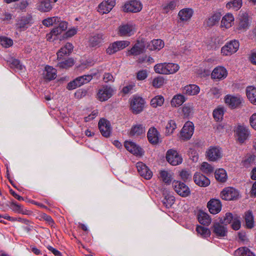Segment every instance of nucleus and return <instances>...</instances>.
Segmentation results:
<instances>
[{
    "label": "nucleus",
    "mask_w": 256,
    "mask_h": 256,
    "mask_svg": "<svg viewBox=\"0 0 256 256\" xmlns=\"http://www.w3.org/2000/svg\"><path fill=\"white\" fill-rule=\"evenodd\" d=\"M166 158L167 162L172 166L180 165L183 162L182 154L172 148L166 152Z\"/></svg>",
    "instance_id": "f257e3e1"
},
{
    "label": "nucleus",
    "mask_w": 256,
    "mask_h": 256,
    "mask_svg": "<svg viewBox=\"0 0 256 256\" xmlns=\"http://www.w3.org/2000/svg\"><path fill=\"white\" fill-rule=\"evenodd\" d=\"M236 138L238 142L243 144L250 136L248 128L244 125H238L234 130Z\"/></svg>",
    "instance_id": "f03ea898"
},
{
    "label": "nucleus",
    "mask_w": 256,
    "mask_h": 256,
    "mask_svg": "<svg viewBox=\"0 0 256 256\" xmlns=\"http://www.w3.org/2000/svg\"><path fill=\"white\" fill-rule=\"evenodd\" d=\"M148 46V42L144 40L139 39L131 49L128 50L126 55L128 56L139 55L143 53L146 48Z\"/></svg>",
    "instance_id": "7ed1b4c3"
},
{
    "label": "nucleus",
    "mask_w": 256,
    "mask_h": 256,
    "mask_svg": "<svg viewBox=\"0 0 256 256\" xmlns=\"http://www.w3.org/2000/svg\"><path fill=\"white\" fill-rule=\"evenodd\" d=\"M172 186L176 192L181 196L186 197L190 194V188L182 182L174 180Z\"/></svg>",
    "instance_id": "20e7f679"
},
{
    "label": "nucleus",
    "mask_w": 256,
    "mask_h": 256,
    "mask_svg": "<svg viewBox=\"0 0 256 256\" xmlns=\"http://www.w3.org/2000/svg\"><path fill=\"white\" fill-rule=\"evenodd\" d=\"M240 44L238 40H232L227 42L221 49L224 56H230L237 52Z\"/></svg>",
    "instance_id": "39448f33"
},
{
    "label": "nucleus",
    "mask_w": 256,
    "mask_h": 256,
    "mask_svg": "<svg viewBox=\"0 0 256 256\" xmlns=\"http://www.w3.org/2000/svg\"><path fill=\"white\" fill-rule=\"evenodd\" d=\"M130 44V42L127 40L116 41L111 44L106 50V53L108 54H112L116 52L123 50Z\"/></svg>",
    "instance_id": "423d86ee"
},
{
    "label": "nucleus",
    "mask_w": 256,
    "mask_h": 256,
    "mask_svg": "<svg viewBox=\"0 0 256 256\" xmlns=\"http://www.w3.org/2000/svg\"><path fill=\"white\" fill-rule=\"evenodd\" d=\"M224 102L227 106L232 109L238 108L243 102L242 98L240 96L226 95L224 98Z\"/></svg>",
    "instance_id": "0eeeda50"
},
{
    "label": "nucleus",
    "mask_w": 256,
    "mask_h": 256,
    "mask_svg": "<svg viewBox=\"0 0 256 256\" xmlns=\"http://www.w3.org/2000/svg\"><path fill=\"white\" fill-rule=\"evenodd\" d=\"M222 200H231L237 199L239 196V192L236 188L232 187L226 188L220 193Z\"/></svg>",
    "instance_id": "6e6552de"
},
{
    "label": "nucleus",
    "mask_w": 256,
    "mask_h": 256,
    "mask_svg": "<svg viewBox=\"0 0 256 256\" xmlns=\"http://www.w3.org/2000/svg\"><path fill=\"white\" fill-rule=\"evenodd\" d=\"M144 101V99L140 96H134L130 102V108L133 114H138L140 113L143 110Z\"/></svg>",
    "instance_id": "1a4fd4ad"
},
{
    "label": "nucleus",
    "mask_w": 256,
    "mask_h": 256,
    "mask_svg": "<svg viewBox=\"0 0 256 256\" xmlns=\"http://www.w3.org/2000/svg\"><path fill=\"white\" fill-rule=\"evenodd\" d=\"M194 126L192 122H188L184 124L181 132L180 136L183 140H189L194 134Z\"/></svg>",
    "instance_id": "9d476101"
},
{
    "label": "nucleus",
    "mask_w": 256,
    "mask_h": 256,
    "mask_svg": "<svg viewBox=\"0 0 256 256\" xmlns=\"http://www.w3.org/2000/svg\"><path fill=\"white\" fill-rule=\"evenodd\" d=\"M239 22L237 30L240 32L246 31L250 26L249 18L248 14L240 12L239 14Z\"/></svg>",
    "instance_id": "9b49d317"
},
{
    "label": "nucleus",
    "mask_w": 256,
    "mask_h": 256,
    "mask_svg": "<svg viewBox=\"0 0 256 256\" xmlns=\"http://www.w3.org/2000/svg\"><path fill=\"white\" fill-rule=\"evenodd\" d=\"M206 156L209 161L215 162L222 156L221 150L218 147H210L206 151Z\"/></svg>",
    "instance_id": "f8f14e48"
},
{
    "label": "nucleus",
    "mask_w": 256,
    "mask_h": 256,
    "mask_svg": "<svg viewBox=\"0 0 256 256\" xmlns=\"http://www.w3.org/2000/svg\"><path fill=\"white\" fill-rule=\"evenodd\" d=\"M212 230L214 235L218 238H223L228 234L227 228L220 222H215L212 227Z\"/></svg>",
    "instance_id": "ddd939ff"
},
{
    "label": "nucleus",
    "mask_w": 256,
    "mask_h": 256,
    "mask_svg": "<svg viewBox=\"0 0 256 256\" xmlns=\"http://www.w3.org/2000/svg\"><path fill=\"white\" fill-rule=\"evenodd\" d=\"M142 8V5L140 2L133 0L124 4V10L125 12H140Z\"/></svg>",
    "instance_id": "4468645a"
},
{
    "label": "nucleus",
    "mask_w": 256,
    "mask_h": 256,
    "mask_svg": "<svg viewBox=\"0 0 256 256\" xmlns=\"http://www.w3.org/2000/svg\"><path fill=\"white\" fill-rule=\"evenodd\" d=\"M136 167L140 176L146 180H150L152 177V172L142 162H138Z\"/></svg>",
    "instance_id": "2eb2a0df"
},
{
    "label": "nucleus",
    "mask_w": 256,
    "mask_h": 256,
    "mask_svg": "<svg viewBox=\"0 0 256 256\" xmlns=\"http://www.w3.org/2000/svg\"><path fill=\"white\" fill-rule=\"evenodd\" d=\"M32 23V18L30 15H26L18 18L16 26L22 30H24Z\"/></svg>",
    "instance_id": "dca6fc26"
},
{
    "label": "nucleus",
    "mask_w": 256,
    "mask_h": 256,
    "mask_svg": "<svg viewBox=\"0 0 256 256\" xmlns=\"http://www.w3.org/2000/svg\"><path fill=\"white\" fill-rule=\"evenodd\" d=\"M98 125L100 130L104 136L107 138L110 136L111 128L109 121L105 118H101Z\"/></svg>",
    "instance_id": "f3484780"
},
{
    "label": "nucleus",
    "mask_w": 256,
    "mask_h": 256,
    "mask_svg": "<svg viewBox=\"0 0 256 256\" xmlns=\"http://www.w3.org/2000/svg\"><path fill=\"white\" fill-rule=\"evenodd\" d=\"M180 68L178 64L174 63L161 64V74H168L176 72Z\"/></svg>",
    "instance_id": "a211bd4d"
},
{
    "label": "nucleus",
    "mask_w": 256,
    "mask_h": 256,
    "mask_svg": "<svg viewBox=\"0 0 256 256\" xmlns=\"http://www.w3.org/2000/svg\"><path fill=\"white\" fill-rule=\"evenodd\" d=\"M112 90L108 86H103L98 92V98L102 102L106 101L112 96Z\"/></svg>",
    "instance_id": "6ab92c4d"
},
{
    "label": "nucleus",
    "mask_w": 256,
    "mask_h": 256,
    "mask_svg": "<svg viewBox=\"0 0 256 256\" xmlns=\"http://www.w3.org/2000/svg\"><path fill=\"white\" fill-rule=\"evenodd\" d=\"M209 212L212 214H217L222 210V204L218 199H212L207 204Z\"/></svg>",
    "instance_id": "aec40b11"
},
{
    "label": "nucleus",
    "mask_w": 256,
    "mask_h": 256,
    "mask_svg": "<svg viewBox=\"0 0 256 256\" xmlns=\"http://www.w3.org/2000/svg\"><path fill=\"white\" fill-rule=\"evenodd\" d=\"M36 9L42 12H50L53 8L50 0H38L36 4Z\"/></svg>",
    "instance_id": "412c9836"
},
{
    "label": "nucleus",
    "mask_w": 256,
    "mask_h": 256,
    "mask_svg": "<svg viewBox=\"0 0 256 256\" xmlns=\"http://www.w3.org/2000/svg\"><path fill=\"white\" fill-rule=\"evenodd\" d=\"M228 72L224 67L218 66L212 72L211 77L213 79L222 80L226 77Z\"/></svg>",
    "instance_id": "4be33fe9"
},
{
    "label": "nucleus",
    "mask_w": 256,
    "mask_h": 256,
    "mask_svg": "<svg viewBox=\"0 0 256 256\" xmlns=\"http://www.w3.org/2000/svg\"><path fill=\"white\" fill-rule=\"evenodd\" d=\"M194 180L196 184L200 186L206 187L210 184L209 179L200 173L195 174L194 176Z\"/></svg>",
    "instance_id": "5701e85b"
},
{
    "label": "nucleus",
    "mask_w": 256,
    "mask_h": 256,
    "mask_svg": "<svg viewBox=\"0 0 256 256\" xmlns=\"http://www.w3.org/2000/svg\"><path fill=\"white\" fill-rule=\"evenodd\" d=\"M124 146L128 151L134 154L141 155L142 154V148L132 142H125Z\"/></svg>",
    "instance_id": "b1692460"
},
{
    "label": "nucleus",
    "mask_w": 256,
    "mask_h": 256,
    "mask_svg": "<svg viewBox=\"0 0 256 256\" xmlns=\"http://www.w3.org/2000/svg\"><path fill=\"white\" fill-rule=\"evenodd\" d=\"M158 134V132L155 128L152 127L148 130L147 137L149 142L151 144L153 145L158 144L159 140Z\"/></svg>",
    "instance_id": "393cba45"
},
{
    "label": "nucleus",
    "mask_w": 256,
    "mask_h": 256,
    "mask_svg": "<svg viewBox=\"0 0 256 256\" xmlns=\"http://www.w3.org/2000/svg\"><path fill=\"white\" fill-rule=\"evenodd\" d=\"M72 44L70 42L66 43L64 46L62 47L57 52L56 54L58 59L60 60L62 59L64 56H68L70 54L73 50Z\"/></svg>",
    "instance_id": "a878e982"
},
{
    "label": "nucleus",
    "mask_w": 256,
    "mask_h": 256,
    "mask_svg": "<svg viewBox=\"0 0 256 256\" xmlns=\"http://www.w3.org/2000/svg\"><path fill=\"white\" fill-rule=\"evenodd\" d=\"M145 133V128L142 124H136L133 126L129 132L130 136L138 137L144 136Z\"/></svg>",
    "instance_id": "bb28decb"
},
{
    "label": "nucleus",
    "mask_w": 256,
    "mask_h": 256,
    "mask_svg": "<svg viewBox=\"0 0 256 256\" xmlns=\"http://www.w3.org/2000/svg\"><path fill=\"white\" fill-rule=\"evenodd\" d=\"M118 34L120 36H130L134 34L133 27L128 24L120 26Z\"/></svg>",
    "instance_id": "cd10ccee"
},
{
    "label": "nucleus",
    "mask_w": 256,
    "mask_h": 256,
    "mask_svg": "<svg viewBox=\"0 0 256 256\" xmlns=\"http://www.w3.org/2000/svg\"><path fill=\"white\" fill-rule=\"evenodd\" d=\"M44 79L48 80H54L56 76V70L52 66H47L43 73Z\"/></svg>",
    "instance_id": "c85d7f7f"
},
{
    "label": "nucleus",
    "mask_w": 256,
    "mask_h": 256,
    "mask_svg": "<svg viewBox=\"0 0 256 256\" xmlns=\"http://www.w3.org/2000/svg\"><path fill=\"white\" fill-rule=\"evenodd\" d=\"M194 12L192 9L189 8H184L180 10L178 16L182 22L189 20L192 16Z\"/></svg>",
    "instance_id": "c756f323"
},
{
    "label": "nucleus",
    "mask_w": 256,
    "mask_h": 256,
    "mask_svg": "<svg viewBox=\"0 0 256 256\" xmlns=\"http://www.w3.org/2000/svg\"><path fill=\"white\" fill-rule=\"evenodd\" d=\"M173 175L170 171L161 170V181L164 185L170 186L172 182Z\"/></svg>",
    "instance_id": "7c9ffc66"
},
{
    "label": "nucleus",
    "mask_w": 256,
    "mask_h": 256,
    "mask_svg": "<svg viewBox=\"0 0 256 256\" xmlns=\"http://www.w3.org/2000/svg\"><path fill=\"white\" fill-rule=\"evenodd\" d=\"M222 95L221 89L212 87L210 88L206 93V97L210 100H214L218 98Z\"/></svg>",
    "instance_id": "2f4dec72"
},
{
    "label": "nucleus",
    "mask_w": 256,
    "mask_h": 256,
    "mask_svg": "<svg viewBox=\"0 0 256 256\" xmlns=\"http://www.w3.org/2000/svg\"><path fill=\"white\" fill-rule=\"evenodd\" d=\"M246 94L250 102L256 105V88L249 86L246 88Z\"/></svg>",
    "instance_id": "473e14b6"
},
{
    "label": "nucleus",
    "mask_w": 256,
    "mask_h": 256,
    "mask_svg": "<svg viewBox=\"0 0 256 256\" xmlns=\"http://www.w3.org/2000/svg\"><path fill=\"white\" fill-rule=\"evenodd\" d=\"M200 87L194 84L188 85L184 88V93L190 96L196 95L200 92Z\"/></svg>",
    "instance_id": "72a5a7b5"
},
{
    "label": "nucleus",
    "mask_w": 256,
    "mask_h": 256,
    "mask_svg": "<svg viewBox=\"0 0 256 256\" xmlns=\"http://www.w3.org/2000/svg\"><path fill=\"white\" fill-rule=\"evenodd\" d=\"M197 217L199 222L202 225L208 226L211 222L210 216L202 211L199 212Z\"/></svg>",
    "instance_id": "f704fd0d"
},
{
    "label": "nucleus",
    "mask_w": 256,
    "mask_h": 256,
    "mask_svg": "<svg viewBox=\"0 0 256 256\" xmlns=\"http://www.w3.org/2000/svg\"><path fill=\"white\" fill-rule=\"evenodd\" d=\"M163 195L164 196V198L162 200L164 206L166 208H170L174 202V197L170 192H166L164 193Z\"/></svg>",
    "instance_id": "c9c22d12"
},
{
    "label": "nucleus",
    "mask_w": 256,
    "mask_h": 256,
    "mask_svg": "<svg viewBox=\"0 0 256 256\" xmlns=\"http://www.w3.org/2000/svg\"><path fill=\"white\" fill-rule=\"evenodd\" d=\"M234 21V18L232 14H226L222 18L221 21V26L228 28L231 26L232 23Z\"/></svg>",
    "instance_id": "e433bc0d"
},
{
    "label": "nucleus",
    "mask_w": 256,
    "mask_h": 256,
    "mask_svg": "<svg viewBox=\"0 0 256 256\" xmlns=\"http://www.w3.org/2000/svg\"><path fill=\"white\" fill-rule=\"evenodd\" d=\"M186 100L184 96L182 94H177L174 96L171 100V104L173 106H181Z\"/></svg>",
    "instance_id": "4c0bfd02"
},
{
    "label": "nucleus",
    "mask_w": 256,
    "mask_h": 256,
    "mask_svg": "<svg viewBox=\"0 0 256 256\" xmlns=\"http://www.w3.org/2000/svg\"><path fill=\"white\" fill-rule=\"evenodd\" d=\"M214 175L216 180L220 182H224L226 180V170L223 168H220L216 170Z\"/></svg>",
    "instance_id": "58836bf2"
},
{
    "label": "nucleus",
    "mask_w": 256,
    "mask_h": 256,
    "mask_svg": "<svg viewBox=\"0 0 256 256\" xmlns=\"http://www.w3.org/2000/svg\"><path fill=\"white\" fill-rule=\"evenodd\" d=\"M244 220L247 228H252L254 226V217L251 212L245 213Z\"/></svg>",
    "instance_id": "ea45409f"
},
{
    "label": "nucleus",
    "mask_w": 256,
    "mask_h": 256,
    "mask_svg": "<svg viewBox=\"0 0 256 256\" xmlns=\"http://www.w3.org/2000/svg\"><path fill=\"white\" fill-rule=\"evenodd\" d=\"M74 64V62L73 58H68L62 62H60L58 64V66L61 68H68L72 67Z\"/></svg>",
    "instance_id": "a19ab883"
},
{
    "label": "nucleus",
    "mask_w": 256,
    "mask_h": 256,
    "mask_svg": "<svg viewBox=\"0 0 256 256\" xmlns=\"http://www.w3.org/2000/svg\"><path fill=\"white\" fill-rule=\"evenodd\" d=\"M235 216H233L232 213L227 212L226 214L224 216L220 218V222L221 224L226 226L227 224L232 222Z\"/></svg>",
    "instance_id": "79ce46f5"
},
{
    "label": "nucleus",
    "mask_w": 256,
    "mask_h": 256,
    "mask_svg": "<svg viewBox=\"0 0 256 256\" xmlns=\"http://www.w3.org/2000/svg\"><path fill=\"white\" fill-rule=\"evenodd\" d=\"M221 14L220 13H215L208 19L207 24L210 26H213L219 22Z\"/></svg>",
    "instance_id": "37998d69"
},
{
    "label": "nucleus",
    "mask_w": 256,
    "mask_h": 256,
    "mask_svg": "<svg viewBox=\"0 0 256 256\" xmlns=\"http://www.w3.org/2000/svg\"><path fill=\"white\" fill-rule=\"evenodd\" d=\"M60 22V18L58 16H54L42 20V24L46 26H52L54 24H56Z\"/></svg>",
    "instance_id": "c03bdc74"
},
{
    "label": "nucleus",
    "mask_w": 256,
    "mask_h": 256,
    "mask_svg": "<svg viewBox=\"0 0 256 256\" xmlns=\"http://www.w3.org/2000/svg\"><path fill=\"white\" fill-rule=\"evenodd\" d=\"M11 208L14 212L23 214H28V212L27 210H24L22 206L12 202L11 204Z\"/></svg>",
    "instance_id": "a18cd8bd"
},
{
    "label": "nucleus",
    "mask_w": 256,
    "mask_h": 256,
    "mask_svg": "<svg viewBox=\"0 0 256 256\" xmlns=\"http://www.w3.org/2000/svg\"><path fill=\"white\" fill-rule=\"evenodd\" d=\"M196 230L198 234L204 238H206L210 236V230L206 228H204L200 226H198L196 228Z\"/></svg>",
    "instance_id": "49530a36"
},
{
    "label": "nucleus",
    "mask_w": 256,
    "mask_h": 256,
    "mask_svg": "<svg viewBox=\"0 0 256 256\" xmlns=\"http://www.w3.org/2000/svg\"><path fill=\"white\" fill-rule=\"evenodd\" d=\"M76 78L80 86L84 84H86L90 82L92 78V76L91 74L84 75L78 76Z\"/></svg>",
    "instance_id": "de8ad7c7"
},
{
    "label": "nucleus",
    "mask_w": 256,
    "mask_h": 256,
    "mask_svg": "<svg viewBox=\"0 0 256 256\" xmlns=\"http://www.w3.org/2000/svg\"><path fill=\"white\" fill-rule=\"evenodd\" d=\"M112 8L108 6V4L106 2H102L98 5V11L102 14H107L109 12Z\"/></svg>",
    "instance_id": "09e8293b"
},
{
    "label": "nucleus",
    "mask_w": 256,
    "mask_h": 256,
    "mask_svg": "<svg viewBox=\"0 0 256 256\" xmlns=\"http://www.w3.org/2000/svg\"><path fill=\"white\" fill-rule=\"evenodd\" d=\"M254 158L255 156L254 155H247L242 162V166L246 168H248L254 162Z\"/></svg>",
    "instance_id": "8fccbe9b"
},
{
    "label": "nucleus",
    "mask_w": 256,
    "mask_h": 256,
    "mask_svg": "<svg viewBox=\"0 0 256 256\" xmlns=\"http://www.w3.org/2000/svg\"><path fill=\"white\" fill-rule=\"evenodd\" d=\"M242 5V0H234L226 4L227 8H232L235 10H239Z\"/></svg>",
    "instance_id": "3c124183"
},
{
    "label": "nucleus",
    "mask_w": 256,
    "mask_h": 256,
    "mask_svg": "<svg viewBox=\"0 0 256 256\" xmlns=\"http://www.w3.org/2000/svg\"><path fill=\"white\" fill-rule=\"evenodd\" d=\"M200 170L205 174H210L214 172V168L208 163L203 162L200 166Z\"/></svg>",
    "instance_id": "603ef678"
},
{
    "label": "nucleus",
    "mask_w": 256,
    "mask_h": 256,
    "mask_svg": "<svg viewBox=\"0 0 256 256\" xmlns=\"http://www.w3.org/2000/svg\"><path fill=\"white\" fill-rule=\"evenodd\" d=\"M0 44L5 48H8L12 45L13 41L7 37L0 36Z\"/></svg>",
    "instance_id": "864d4df0"
},
{
    "label": "nucleus",
    "mask_w": 256,
    "mask_h": 256,
    "mask_svg": "<svg viewBox=\"0 0 256 256\" xmlns=\"http://www.w3.org/2000/svg\"><path fill=\"white\" fill-rule=\"evenodd\" d=\"M212 114L215 120L218 122L224 116V110L222 108H218L214 110Z\"/></svg>",
    "instance_id": "5fc2aeb1"
},
{
    "label": "nucleus",
    "mask_w": 256,
    "mask_h": 256,
    "mask_svg": "<svg viewBox=\"0 0 256 256\" xmlns=\"http://www.w3.org/2000/svg\"><path fill=\"white\" fill-rule=\"evenodd\" d=\"M176 128V124L174 121L170 120L166 126V134L170 135L173 132L174 130Z\"/></svg>",
    "instance_id": "6e6d98bb"
},
{
    "label": "nucleus",
    "mask_w": 256,
    "mask_h": 256,
    "mask_svg": "<svg viewBox=\"0 0 256 256\" xmlns=\"http://www.w3.org/2000/svg\"><path fill=\"white\" fill-rule=\"evenodd\" d=\"M236 252L240 254L242 256H254V254L252 252H250V250L246 247L240 248H238Z\"/></svg>",
    "instance_id": "4d7b16f0"
},
{
    "label": "nucleus",
    "mask_w": 256,
    "mask_h": 256,
    "mask_svg": "<svg viewBox=\"0 0 256 256\" xmlns=\"http://www.w3.org/2000/svg\"><path fill=\"white\" fill-rule=\"evenodd\" d=\"M10 66L12 68H16L18 70H22V65L20 64L19 60L12 58L8 61Z\"/></svg>",
    "instance_id": "13d9d810"
},
{
    "label": "nucleus",
    "mask_w": 256,
    "mask_h": 256,
    "mask_svg": "<svg viewBox=\"0 0 256 256\" xmlns=\"http://www.w3.org/2000/svg\"><path fill=\"white\" fill-rule=\"evenodd\" d=\"M232 228L234 230H238L240 228V218L237 215H235V218L232 222Z\"/></svg>",
    "instance_id": "bf43d9fd"
},
{
    "label": "nucleus",
    "mask_w": 256,
    "mask_h": 256,
    "mask_svg": "<svg viewBox=\"0 0 256 256\" xmlns=\"http://www.w3.org/2000/svg\"><path fill=\"white\" fill-rule=\"evenodd\" d=\"M181 178L184 182L189 180L191 178V174L188 171L183 170L180 174Z\"/></svg>",
    "instance_id": "052dcab7"
},
{
    "label": "nucleus",
    "mask_w": 256,
    "mask_h": 256,
    "mask_svg": "<svg viewBox=\"0 0 256 256\" xmlns=\"http://www.w3.org/2000/svg\"><path fill=\"white\" fill-rule=\"evenodd\" d=\"M80 84L78 82L76 78H75L73 80L69 82L66 86V88L68 90H72L76 89V88L80 87Z\"/></svg>",
    "instance_id": "680f3d73"
},
{
    "label": "nucleus",
    "mask_w": 256,
    "mask_h": 256,
    "mask_svg": "<svg viewBox=\"0 0 256 256\" xmlns=\"http://www.w3.org/2000/svg\"><path fill=\"white\" fill-rule=\"evenodd\" d=\"M148 76L146 70H141L137 72L136 78L138 80H142L146 79Z\"/></svg>",
    "instance_id": "e2e57ef3"
},
{
    "label": "nucleus",
    "mask_w": 256,
    "mask_h": 256,
    "mask_svg": "<svg viewBox=\"0 0 256 256\" xmlns=\"http://www.w3.org/2000/svg\"><path fill=\"white\" fill-rule=\"evenodd\" d=\"M102 36L100 34L94 36L90 40L92 46H96L100 43L102 40Z\"/></svg>",
    "instance_id": "0e129e2a"
},
{
    "label": "nucleus",
    "mask_w": 256,
    "mask_h": 256,
    "mask_svg": "<svg viewBox=\"0 0 256 256\" xmlns=\"http://www.w3.org/2000/svg\"><path fill=\"white\" fill-rule=\"evenodd\" d=\"M77 30L75 28H70L62 36L63 38H66L74 36L76 34Z\"/></svg>",
    "instance_id": "69168bd1"
},
{
    "label": "nucleus",
    "mask_w": 256,
    "mask_h": 256,
    "mask_svg": "<svg viewBox=\"0 0 256 256\" xmlns=\"http://www.w3.org/2000/svg\"><path fill=\"white\" fill-rule=\"evenodd\" d=\"M28 5V3L26 0H22L19 4H16V8L19 9L22 11H25Z\"/></svg>",
    "instance_id": "338daca9"
},
{
    "label": "nucleus",
    "mask_w": 256,
    "mask_h": 256,
    "mask_svg": "<svg viewBox=\"0 0 256 256\" xmlns=\"http://www.w3.org/2000/svg\"><path fill=\"white\" fill-rule=\"evenodd\" d=\"M250 126L256 130V112L252 114L250 118Z\"/></svg>",
    "instance_id": "774afa93"
}]
</instances>
